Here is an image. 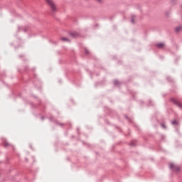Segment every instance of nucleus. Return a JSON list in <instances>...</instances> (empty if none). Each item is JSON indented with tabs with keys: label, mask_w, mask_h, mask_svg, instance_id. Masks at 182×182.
<instances>
[{
	"label": "nucleus",
	"mask_w": 182,
	"mask_h": 182,
	"mask_svg": "<svg viewBox=\"0 0 182 182\" xmlns=\"http://www.w3.org/2000/svg\"><path fill=\"white\" fill-rule=\"evenodd\" d=\"M161 126L164 127V129H166V125L164 124H162Z\"/></svg>",
	"instance_id": "nucleus-10"
},
{
	"label": "nucleus",
	"mask_w": 182,
	"mask_h": 182,
	"mask_svg": "<svg viewBox=\"0 0 182 182\" xmlns=\"http://www.w3.org/2000/svg\"><path fill=\"white\" fill-rule=\"evenodd\" d=\"M173 102H174V103H176V105H178L179 106V107H182L181 103H180L178 101L174 100Z\"/></svg>",
	"instance_id": "nucleus-6"
},
{
	"label": "nucleus",
	"mask_w": 182,
	"mask_h": 182,
	"mask_svg": "<svg viewBox=\"0 0 182 182\" xmlns=\"http://www.w3.org/2000/svg\"><path fill=\"white\" fill-rule=\"evenodd\" d=\"M6 146H8V144Z\"/></svg>",
	"instance_id": "nucleus-12"
},
{
	"label": "nucleus",
	"mask_w": 182,
	"mask_h": 182,
	"mask_svg": "<svg viewBox=\"0 0 182 182\" xmlns=\"http://www.w3.org/2000/svg\"><path fill=\"white\" fill-rule=\"evenodd\" d=\"M181 30H182V26H178L175 28L176 32H181Z\"/></svg>",
	"instance_id": "nucleus-4"
},
{
	"label": "nucleus",
	"mask_w": 182,
	"mask_h": 182,
	"mask_svg": "<svg viewBox=\"0 0 182 182\" xmlns=\"http://www.w3.org/2000/svg\"><path fill=\"white\" fill-rule=\"evenodd\" d=\"M157 48H159L160 49H161L162 48H164V43H159L158 44H156Z\"/></svg>",
	"instance_id": "nucleus-3"
},
{
	"label": "nucleus",
	"mask_w": 182,
	"mask_h": 182,
	"mask_svg": "<svg viewBox=\"0 0 182 182\" xmlns=\"http://www.w3.org/2000/svg\"><path fill=\"white\" fill-rule=\"evenodd\" d=\"M72 36H76L74 33H71Z\"/></svg>",
	"instance_id": "nucleus-11"
},
{
	"label": "nucleus",
	"mask_w": 182,
	"mask_h": 182,
	"mask_svg": "<svg viewBox=\"0 0 182 182\" xmlns=\"http://www.w3.org/2000/svg\"><path fill=\"white\" fill-rule=\"evenodd\" d=\"M134 19H136V16H132V23H134Z\"/></svg>",
	"instance_id": "nucleus-7"
},
{
	"label": "nucleus",
	"mask_w": 182,
	"mask_h": 182,
	"mask_svg": "<svg viewBox=\"0 0 182 182\" xmlns=\"http://www.w3.org/2000/svg\"><path fill=\"white\" fill-rule=\"evenodd\" d=\"M169 167L171 168L173 171H180V166L176 165L174 163L169 164Z\"/></svg>",
	"instance_id": "nucleus-2"
},
{
	"label": "nucleus",
	"mask_w": 182,
	"mask_h": 182,
	"mask_svg": "<svg viewBox=\"0 0 182 182\" xmlns=\"http://www.w3.org/2000/svg\"><path fill=\"white\" fill-rule=\"evenodd\" d=\"M61 41H63V42H69V39H68V38L65 37L61 38Z\"/></svg>",
	"instance_id": "nucleus-5"
},
{
	"label": "nucleus",
	"mask_w": 182,
	"mask_h": 182,
	"mask_svg": "<svg viewBox=\"0 0 182 182\" xmlns=\"http://www.w3.org/2000/svg\"><path fill=\"white\" fill-rule=\"evenodd\" d=\"M45 1L50 7L52 14L58 11V6L53 2V0H45Z\"/></svg>",
	"instance_id": "nucleus-1"
},
{
	"label": "nucleus",
	"mask_w": 182,
	"mask_h": 182,
	"mask_svg": "<svg viewBox=\"0 0 182 182\" xmlns=\"http://www.w3.org/2000/svg\"><path fill=\"white\" fill-rule=\"evenodd\" d=\"M172 124H177V121L173 120L172 121Z\"/></svg>",
	"instance_id": "nucleus-9"
},
{
	"label": "nucleus",
	"mask_w": 182,
	"mask_h": 182,
	"mask_svg": "<svg viewBox=\"0 0 182 182\" xmlns=\"http://www.w3.org/2000/svg\"><path fill=\"white\" fill-rule=\"evenodd\" d=\"M95 2H98L99 4H102L103 2V0H95Z\"/></svg>",
	"instance_id": "nucleus-8"
}]
</instances>
